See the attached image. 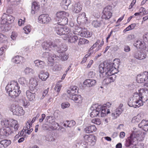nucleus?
<instances>
[{
    "label": "nucleus",
    "mask_w": 148,
    "mask_h": 148,
    "mask_svg": "<svg viewBox=\"0 0 148 148\" xmlns=\"http://www.w3.org/2000/svg\"><path fill=\"white\" fill-rule=\"evenodd\" d=\"M140 132L134 131L132 132L130 136L126 140L125 146L127 147L132 146L131 148H144L143 144H138V141L140 140Z\"/></svg>",
    "instance_id": "f257e3e1"
},
{
    "label": "nucleus",
    "mask_w": 148,
    "mask_h": 148,
    "mask_svg": "<svg viewBox=\"0 0 148 148\" xmlns=\"http://www.w3.org/2000/svg\"><path fill=\"white\" fill-rule=\"evenodd\" d=\"M118 66V64L115 62L108 66L107 71L105 73V74L108 75V76L103 80V84H108L114 81L116 77L114 74L117 73V68Z\"/></svg>",
    "instance_id": "f03ea898"
},
{
    "label": "nucleus",
    "mask_w": 148,
    "mask_h": 148,
    "mask_svg": "<svg viewBox=\"0 0 148 148\" xmlns=\"http://www.w3.org/2000/svg\"><path fill=\"white\" fill-rule=\"evenodd\" d=\"M19 84L17 81H12L5 87L6 92L12 98L18 97L21 92Z\"/></svg>",
    "instance_id": "7ed1b4c3"
},
{
    "label": "nucleus",
    "mask_w": 148,
    "mask_h": 148,
    "mask_svg": "<svg viewBox=\"0 0 148 148\" xmlns=\"http://www.w3.org/2000/svg\"><path fill=\"white\" fill-rule=\"evenodd\" d=\"M77 92V87L76 86L71 87L67 91L68 93L69 94L70 99L75 101L76 103H81L82 102L83 98L80 95H77L76 93Z\"/></svg>",
    "instance_id": "20e7f679"
},
{
    "label": "nucleus",
    "mask_w": 148,
    "mask_h": 148,
    "mask_svg": "<svg viewBox=\"0 0 148 148\" xmlns=\"http://www.w3.org/2000/svg\"><path fill=\"white\" fill-rule=\"evenodd\" d=\"M15 19L14 17L10 14H7L4 13L1 18V24L2 27L4 28L8 25L13 23Z\"/></svg>",
    "instance_id": "39448f33"
},
{
    "label": "nucleus",
    "mask_w": 148,
    "mask_h": 148,
    "mask_svg": "<svg viewBox=\"0 0 148 148\" xmlns=\"http://www.w3.org/2000/svg\"><path fill=\"white\" fill-rule=\"evenodd\" d=\"M10 109L14 114L18 116L23 115L25 114V111L23 108L19 106L12 104L10 106Z\"/></svg>",
    "instance_id": "423d86ee"
},
{
    "label": "nucleus",
    "mask_w": 148,
    "mask_h": 148,
    "mask_svg": "<svg viewBox=\"0 0 148 148\" xmlns=\"http://www.w3.org/2000/svg\"><path fill=\"white\" fill-rule=\"evenodd\" d=\"M37 2L35 1L33 2L32 5L31 7V13L32 14H34L35 12L37 11L40 9V5L39 4L41 5H44L46 2V0H36Z\"/></svg>",
    "instance_id": "0eeeda50"
},
{
    "label": "nucleus",
    "mask_w": 148,
    "mask_h": 148,
    "mask_svg": "<svg viewBox=\"0 0 148 148\" xmlns=\"http://www.w3.org/2000/svg\"><path fill=\"white\" fill-rule=\"evenodd\" d=\"M62 37L64 40H67L68 42L71 43H75L78 39L77 36L73 35L70 32L63 36Z\"/></svg>",
    "instance_id": "6e6552de"
},
{
    "label": "nucleus",
    "mask_w": 148,
    "mask_h": 148,
    "mask_svg": "<svg viewBox=\"0 0 148 148\" xmlns=\"http://www.w3.org/2000/svg\"><path fill=\"white\" fill-rule=\"evenodd\" d=\"M148 79V72L145 71L137 75L136 81L138 83H143Z\"/></svg>",
    "instance_id": "1a4fd4ad"
},
{
    "label": "nucleus",
    "mask_w": 148,
    "mask_h": 148,
    "mask_svg": "<svg viewBox=\"0 0 148 148\" xmlns=\"http://www.w3.org/2000/svg\"><path fill=\"white\" fill-rule=\"evenodd\" d=\"M3 127L0 128V135L8 136L13 133V130L7 126L2 125Z\"/></svg>",
    "instance_id": "9d476101"
},
{
    "label": "nucleus",
    "mask_w": 148,
    "mask_h": 148,
    "mask_svg": "<svg viewBox=\"0 0 148 148\" xmlns=\"http://www.w3.org/2000/svg\"><path fill=\"white\" fill-rule=\"evenodd\" d=\"M84 138L86 141H88V143L92 146H94L95 144L97 139L96 136L91 134L85 135L84 136Z\"/></svg>",
    "instance_id": "9b49d317"
},
{
    "label": "nucleus",
    "mask_w": 148,
    "mask_h": 148,
    "mask_svg": "<svg viewBox=\"0 0 148 148\" xmlns=\"http://www.w3.org/2000/svg\"><path fill=\"white\" fill-rule=\"evenodd\" d=\"M42 46L43 49L46 50H51L50 48L54 50V48L57 47V45L54 42L49 41L43 43L42 44Z\"/></svg>",
    "instance_id": "f8f14e48"
},
{
    "label": "nucleus",
    "mask_w": 148,
    "mask_h": 148,
    "mask_svg": "<svg viewBox=\"0 0 148 148\" xmlns=\"http://www.w3.org/2000/svg\"><path fill=\"white\" fill-rule=\"evenodd\" d=\"M18 121L12 119H10L9 120H5L1 121V124L2 125L7 126L9 127H11L13 125H16V127L17 126L16 123Z\"/></svg>",
    "instance_id": "ddd939ff"
},
{
    "label": "nucleus",
    "mask_w": 148,
    "mask_h": 148,
    "mask_svg": "<svg viewBox=\"0 0 148 148\" xmlns=\"http://www.w3.org/2000/svg\"><path fill=\"white\" fill-rule=\"evenodd\" d=\"M110 9L111 7L110 6H107L104 9L102 16L103 18L108 19L111 17L112 13L111 12Z\"/></svg>",
    "instance_id": "4468645a"
},
{
    "label": "nucleus",
    "mask_w": 148,
    "mask_h": 148,
    "mask_svg": "<svg viewBox=\"0 0 148 148\" xmlns=\"http://www.w3.org/2000/svg\"><path fill=\"white\" fill-rule=\"evenodd\" d=\"M134 45L137 49H139L141 50H145L146 49L147 46L144 41L140 40L136 41V42L134 43Z\"/></svg>",
    "instance_id": "2eb2a0df"
},
{
    "label": "nucleus",
    "mask_w": 148,
    "mask_h": 148,
    "mask_svg": "<svg viewBox=\"0 0 148 148\" xmlns=\"http://www.w3.org/2000/svg\"><path fill=\"white\" fill-rule=\"evenodd\" d=\"M138 95L144 102L148 100V90L140 89Z\"/></svg>",
    "instance_id": "dca6fc26"
},
{
    "label": "nucleus",
    "mask_w": 148,
    "mask_h": 148,
    "mask_svg": "<svg viewBox=\"0 0 148 148\" xmlns=\"http://www.w3.org/2000/svg\"><path fill=\"white\" fill-rule=\"evenodd\" d=\"M38 20L41 23H47L51 20V18L48 14H42L39 16Z\"/></svg>",
    "instance_id": "f3484780"
},
{
    "label": "nucleus",
    "mask_w": 148,
    "mask_h": 148,
    "mask_svg": "<svg viewBox=\"0 0 148 148\" xmlns=\"http://www.w3.org/2000/svg\"><path fill=\"white\" fill-rule=\"evenodd\" d=\"M49 76V73L44 70H41L38 75L39 78L42 81H46Z\"/></svg>",
    "instance_id": "a211bd4d"
},
{
    "label": "nucleus",
    "mask_w": 148,
    "mask_h": 148,
    "mask_svg": "<svg viewBox=\"0 0 148 148\" xmlns=\"http://www.w3.org/2000/svg\"><path fill=\"white\" fill-rule=\"evenodd\" d=\"M134 57L139 60L144 59L147 57V53L146 52L142 51H137L134 54Z\"/></svg>",
    "instance_id": "6ab92c4d"
},
{
    "label": "nucleus",
    "mask_w": 148,
    "mask_h": 148,
    "mask_svg": "<svg viewBox=\"0 0 148 148\" xmlns=\"http://www.w3.org/2000/svg\"><path fill=\"white\" fill-rule=\"evenodd\" d=\"M58 21V22L57 23L54 25L55 28H62L60 26H64L66 25L68 23V19L66 17H65Z\"/></svg>",
    "instance_id": "aec40b11"
},
{
    "label": "nucleus",
    "mask_w": 148,
    "mask_h": 148,
    "mask_svg": "<svg viewBox=\"0 0 148 148\" xmlns=\"http://www.w3.org/2000/svg\"><path fill=\"white\" fill-rule=\"evenodd\" d=\"M26 96L27 100L29 101H34L36 100V94L31 92L29 90L26 91Z\"/></svg>",
    "instance_id": "412c9836"
},
{
    "label": "nucleus",
    "mask_w": 148,
    "mask_h": 148,
    "mask_svg": "<svg viewBox=\"0 0 148 148\" xmlns=\"http://www.w3.org/2000/svg\"><path fill=\"white\" fill-rule=\"evenodd\" d=\"M138 126L143 131L146 132L148 131V120H143L139 124Z\"/></svg>",
    "instance_id": "4be33fe9"
},
{
    "label": "nucleus",
    "mask_w": 148,
    "mask_h": 148,
    "mask_svg": "<svg viewBox=\"0 0 148 148\" xmlns=\"http://www.w3.org/2000/svg\"><path fill=\"white\" fill-rule=\"evenodd\" d=\"M96 84V81L93 79H88L85 80L83 82L84 85L87 87H90L95 86Z\"/></svg>",
    "instance_id": "5701e85b"
},
{
    "label": "nucleus",
    "mask_w": 148,
    "mask_h": 148,
    "mask_svg": "<svg viewBox=\"0 0 148 148\" xmlns=\"http://www.w3.org/2000/svg\"><path fill=\"white\" fill-rule=\"evenodd\" d=\"M136 95V96L134 97V100H135L136 108L142 106L144 102V101L140 98L138 94Z\"/></svg>",
    "instance_id": "b1692460"
},
{
    "label": "nucleus",
    "mask_w": 148,
    "mask_h": 148,
    "mask_svg": "<svg viewBox=\"0 0 148 148\" xmlns=\"http://www.w3.org/2000/svg\"><path fill=\"white\" fill-rule=\"evenodd\" d=\"M80 35L85 37H90L92 35V33L88 31L87 28H82Z\"/></svg>",
    "instance_id": "393cba45"
},
{
    "label": "nucleus",
    "mask_w": 148,
    "mask_h": 148,
    "mask_svg": "<svg viewBox=\"0 0 148 148\" xmlns=\"http://www.w3.org/2000/svg\"><path fill=\"white\" fill-rule=\"evenodd\" d=\"M92 111L90 114L91 117H95L99 116L100 113V108L97 107L95 108H91Z\"/></svg>",
    "instance_id": "a878e982"
},
{
    "label": "nucleus",
    "mask_w": 148,
    "mask_h": 148,
    "mask_svg": "<svg viewBox=\"0 0 148 148\" xmlns=\"http://www.w3.org/2000/svg\"><path fill=\"white\" fill-rule=\"evenodd\" d=\"M72 6L73 7L72 10L75 13H77L79 12L82 9V5L79 2L76 3L74 5H72Z\"/></svg>",
    "instance_id": "bb28decb"
},
{
    "label": "nucleus",
    "mask_w": 148,
    "mask_h": 148,
    "mask_svg": "<svg viewBox=\"0 0 148 148\" xmlns=\"http://www.w3.org/2000/svg\"><path fill=\"white\" fill-rule=\"evenodd\" d=\"M69 16V14L68 13L63 11L59 12H58L56 14V19L57 20H60L63 18Z\"/></svg>",
    "instance_id": "cd10ccee"
},
{
    "label": "nucleus",
    "mask_w": 148,
    "mask_h": 148,
    "mask_svg": "<svg viewBox=\"0 0 148 148\" xmlns=\"http://www.w3.org/2000/svg\"><path fill=\"white\" fill-rule=\"evenodd\" d=\"M57 33L60 35H63L62 36L71 32L70 28H58Z\"/></svg>",
    "instance_id": "c85d7f7f"
},
{
    "label": "nucleus",
    "mask_w": 148,
    "mask_h": 148,
    "mask_svg": "<svg viewBox=\"0 0 148 148\" xmlns=\"http://www.w3.org/2000/svg\"><path fill=\"white\" fill-rule=\"evenodd\" d=\"M34 63L36 66L40 69H43L46 65L44 61L39 60H35Z\"/></svg>",
    "instance_id": "c756f323"
},
{
    "label": "nucleus",
    "mask_w": 148,
    "mask_h": 148,
    "mask_svg": "<svg viewBox=\"0 0 148 148\" xmlns=\"http://www.w3.org/2000/svg\"><path fill=\"white\" fill-rule=\"evenodd\" d=\"M29 121H28L26 124V127L27 129L23 130L25 132L28 134H30L33 131V129L32 128V125L30 123Z\"/></svg>",
    "instance_id": "7c9ffc66"
},
{
    "label": "nucleus",
    "mask_w": 148,
    "mask_h": 148,
    "mask_svg": "<svg viewBox=\"0 0 148 148\" xmlns=\"http://www.w3.org/2000/svg\"><path fill=\"white\" fill-rule=\"evenodd\" d=\"M100 108V113L101 117L105 116L107 114L110 113L109 110L104 106H101Z\"/></svg>",
    "instance_id": "2f4dec72"
},
{
    "label": "nucleus",
    "mask_w": 148,
    "mask_h": 148,
    "mask_svg": "<svg viewBox=\"0 0 148 148\" xmlns=\"http://www.w3.org/2000/svg\"><path fill=\"white\" fill-rule=\"evenodd\" d=\"M97 128L95 125H90L86 127L85 129L86 132L88 133H92L97 130Z\"/></svg>",
    "instance_id": "473e14b6"
},
{
    "label": "nucleus",
    "mask_w": 148,
    "mask_h": 148,
    "mask_svg": "<svg viewBox=\"0 0 148 148\" xmlns=\"http://www.w3.org/2000/svg\"><path fill=\"white\" fill-rule=\"evenodd\" d=\"M67 49V46L64 45H62L60 47H59L57 45V47L54 48V50L59 53H63L66 51Z\"/></svg>",
    "instance_id": "72a5a7b5"
},
{
    "label": "nucleus",
    "mask_w": 148,
    "mask_h": 148,
    "mask_svg": "<svg viewBox=\"0 0 148 148\" xmlns=\"http://www.w3.org/2000/svg\"><path fill=\"white\" fill-rule=\"evenodd\" d=\"M13 62L15 63L18 64L22 61L24 62L25 61V59L20 56H16L14 57L13 59Z\"/></svg>",
    "instance_id": "f704fd0d"
},
{
    "label": "nucleus",
    "mask_w": 148,
    "mask_h": 148,
    "mask_svg": "<svg viewBox=\"0 0 148 148\" xmlns=\"http://www.w3.org/2000/svg\"><path fill=\"white\" fill-rule=\"evenodd\" d=\"M77 21L80 22V23H84L87 21V18L86 17V15L85 13L77 17Z\"/></svg>",
    "instance_id": "c9c22d12"
},
{
    "label": "nucleus",
    "mask_w": 148,
    "mask_h": 148,
    "mask_svg": "<svg viewBox=\"0 0 148 148\" xmlns=\"http://www.w3.org/2000/svg\"><path fill=\"white\" fill-rule=\"evenodd\" d=\"M29 84L30 87L34 89L35 88L36 86L38 85V82L35 79L32 78L30 80Z\"/></svg>",
    "instance_id": "e433bc0d"
},
{
    "label": "nucleus",
    "mask_w": 148,
    "mask_h": 148,
    "mask_svg": "<svg viewBox=\"0 0 148 148\" xmlns=\"http://www.w3.org/2000/svg\"><path fill=\"white\" fill-rule=\"evenodd\" d=\"M76 124L75 122L73 120L66 121L65 122L63 125L65 127H71L74 126Z\"/></svg>",
    "instance_id": "4c0bfd02"
},
{
    "label": "nucleus",
    "mask_w": 148,
    "mask_h": 148,
    "mask_svg": "<svg viewBox=\"0 0 148 148\" xmlns=\"http://www.w3.org/2000/svg\"><path fill=\"white\" fill-rule=\"evenodd\" d=\"M0 143L4 147L6 148L11 144V142L10 140L5 139L1 140Z\"/></svg>",
    "instance_id": "58836bf2"
},
{
    "label": "nucleus",
    "mask_w": 148,
    "mask_h": 148,
    "mask_svg": "<svg viewBox=\"0 0 148 148\" xmlns=\"http://www.w3.org/2000/svg\"><path fill=\"white\" fill-rule=\"evenodd\" d=\"M114 62H113V63ZM112 63H111L110 64H108L107 66L106 67H104V66L103 65V66H102L101 65H100L99 67V72L101 73H103L105 72V73H106V72L107 71V66L108 65Z\"/></svg>",
    "instance_id": "ea45409f"
},
{
    "label": "nucleus",
    "mask_w": 148,
    "mask_h": 148,
    "mask_svg": "<svg viewBox=\"0 0 148 148\" xmlns=\"http://www.w3.org/2000/svg\"><path fill=\"white\" fill-rule=\"evenodd\" d=\"M141 120V116L138 115L133 118L132 122L134 123H137L139 122Z\"/></svg>",
    "instance_id": "a19ab883"
},
{
    "label": "nucleus",
    "mask_w": 148,
    "mask_h": 148,
    "mask_svg": "<svg viewBox=\"0 0 148 148\" xmlns=\"http://www.w3.org/2000/svg\"><path fill=\"white\" fill-rule=\"evenodd\" d=\"M18 81L19 83L22 85H25L27 83L26 79L23 77H21L18 79Z\"/></svg>",
    "instance_id": "79ce46f5"
},
{
    "label": "nucleus",
    "mask_w": 148,
    "mask_h": 148,
    "mask_svg": "<svg viewBox=\"0 0 148 148\" xmlns=\"http://www.w3.org/2000/svg\"><path fill=\"white\" fill-rule=\"evenodd\" d=\"M8 3L12 5H18L20 0H7Z\"/></svg>",
    "instance_id": "37998d69"
},
{
    "label": "nucleus",
    "mask_w": 148,
    "mask_h": 148,
    "mask_svg": "<svg viewBox=\"0 0 148 148\" xmlns=\"http://www.w3.org/2000/svg\"><path fill=\"white\" fill-rule=\"evenodd\" d=\"M92 123L97 125H100L101 123V120L99 118H95L91 120Z\"/></svg>",
    "instance_id": "c03bdc74"
},
{
    "label": "nucleus",
    "mask_w": 148,
    "mask_h": 148,
    "mask_svg": "<svg viewBox=\"0 0 148 148\" xmlns=\"http://www.w3.org/2000/svg\"><path fill=\"white\" fill-rule=\"evenodd\" d=\"M88 41L86 39L80 38L79 41L78 42V45H84L88 43Z\"/></svg>",
    "instance_id": "a18cd8bd"
},
{
    "label": "nucleus",
    "mask_w": 148,
    "mask_h": 148,
    "mask_svg": "<svg viewBox=\"0 0 148 148\" xmlns=\"http://www.w3.org/2000/svg\"><path fill=\"white\" fill-rule=\"evenodd\" d=\"M71 3L70 0H63L62 1V3L64 6H65L66 8H67L68 6Z\"/></svg>",
    "instance_id": "49530a36"
},
{
    "label": "nucleus",
    "mask_w": 148,
    "mask_h": 148,
    "mask_svg": "<svg viewBox=\"0 0 148 148\" xmlns=\"http://www.w3.org/2000/svg\"><path fill=\"white\" fill-rule=\"evenodd\" d=\"M134 100H134L133 99L132 100L130 99L129 100L128 102V105L130 107H133L136 108V106L135 105V101H133Z\"/></svg>",
    "instance_id": "de8ad7c7"
},
{
    "label": "nucleus",
    "mask_w": 148,
    "mask_h": 148,
    "mask_svg": "<svg viewBox=\"0 0 148 148\" xmlns=\"http://www.w3.org/2000/svg\"><path fill=\"white\" fill-rule=\"evenodd\" d=\"M88 143L85 141H82L79 146V148H88Z\"/></svg>",
    "instance_id": "09e8293b"
},
{
    "label": "nucleus",
    "mask_w": 148,
    "mask_h": 148,
    "mask_svg": "<svg viewBox=\"0 0 148 148\" xmlns=\"http://www.w3.org/2000/svg\"><path fill=\"white\" fill-rule=\"evenodd\" d=\"M61 59L63 61L67 60L69 58L68 54H62L61 55Z\"/></svg>",
    "instance_id": "8fccbe9b"
},
{
    "label": "nucleus",
    "mask_w": 148,
    "mask_h": 148,
    "mask_svg": "<svg viewBox=\"0 0 148 148\" xmlns=\"http://www.w3.org/2000/svg\"><path fill=\"white\" fill-rule=\"evenodd\" d=\"M92 25L94 27L97 28L100 27L101 24L97 21H94L92 22Z\"/></svg>",
    "instance_id": "3c124183"
},
{
    "label": "nucleus",
    "mask_w": 148,
    "mask_h": 148,
    "mask_svg": "<svg viewBox=\"0 0 148 148\" xmlns=\"http://www.w3.org/2000/svg\"><path fill=\"white\" fill-rule=\"evenodd\" d=\"M7 38L6 36L2 34H0V40L1 41L3 42L7 41Z\"/></svg>",
    "instance_id": "603ef678"
},
{
    "label": "nucleus",
    "mask_w": 148,
    "mask_h": 148,
    "mask_svg": "<svg viewBox=\"0 0 148 148\" xmlns=\"http://www.w3.org/2000/svg\"><path fill=\"white\" fill-rule=\"evenodd\" d=\"M70 104L68 102H64L62 103L61 104V107L63 109H65L66 108H68L69 107Z\"/></svg>",
    "instance_id": "864d4df0"
},
{
    "label": "nucleus",
    "mask_w": 148,
    "mask_h": 148,
    "mask_svg": "<svg viewBox=\"0 0 148 148\" xmlns=\"http://www.w3.org/2000/svg\"><path fill=\"white\" fill-rule=\"evenodd\" d=\"M100 41L99 40H97L96 42L90 48V50H91L96 47L97 45L100 42Z\"/></svg>",
    "instance_id": "5fc2aeb1"
},
{
    "label": "nucleus",
    "mask_w": 148,
    "mask_h": 148,
    "mask_svg": "<svg viewBox=\"0 0 148 148\" xmlns=\"http://www.w3.org/2000/svg\"><path fill=\"white\" fill-rule=\"evenodd\" d=\"M62 86L61 85L57 84L56 85L54 88V89L57 92H59L60 91Z\"/></svg>",
    "instance_id": "6e6d98bb"
},
{
    "label": "nucleus",
    "mask_w": 148,
    "mask_h": 148,
    "mask_svg": "<svg viewBox=\"0 0 148 148\" xmlns=\"http://www.w3.org/2000/svg\"><path fill=\"white\" fill-rule=\"evenodd\" d=\"M75 30H73V33L74 34L80 35V33L82 31V28H75Z\"/></svg>",
    "instance_id": "4d7b16f0"
},
{
    "label": "nucleus",
    "mask_w": 148,
    "mask_h": 148,
    "mask_svg": "<svg viewBox=\"0 0 148 148\" xmlns=\"http://www.w3.org/2000/svg\"><path fill=\"white\" fill-rule=\"evenodd\" d=\"M32 69L31 68L29 67H27L25 69L24 72L26 74H27L32 72Z\"/></svg>",
    "instance_id": "13d9d810"
},
{
    "label": "nucleus",
    "mask_w": 148,
    "mask_h": 148,
    "mask_svg": "<svg viewBox=\"0 0 148 148\" xmlns=\"http://www.w3.org/2000/svg\"><path fill=\"white\" fill-rule=\"evenodd\" d=\"M29 105V102L27 100H25L23 101V105L25 108H27Z\"/></svg>",
    "instance_id": "bf43d9fd"
},
{
    "label": "nucleus",
    "mask_w": 148,
    "mask_h": 148,
    "mask_svg": "<svg viewBox=\"0 0 148 148\" xmlns=\"http://www.w3.org/2000/svg\"><path fill=\"white\" fill-rule=\"evenodd\" d=\"M90 56V54H87L82 59V60L81 62V63L83 64L86 62L88 58Z\"/></svg>",
    "instance_id": "052dcab7"
},
{
    "label": "nucleus",
    "mask_w": 148,
    "mask_h": 148,
    "mask_svg": "<svg viewBox=\"0 0 148 148\" xmlns=\"http://www.w3.org/2000/svg\"><path fill=\"white\" fill-rule=\"evenodd\" d=\"M17 124V126L16 127V125H13L10 127L12 128H13L14 130L15 131H17L18 129L19 128V125L18 123V121L17 123H16Z\"/></svg>",
    "instance_id": "680f3d73"
},
{
    "label": "nucleus",
    "mask_w": 148,
    "mask_h": 148,
    "mask_svg": "<svg viewBox=\"0 0 148 148\" xmlns=\"http://www.w3.org/2000/svg\"><path fill=\"white\" fill-rule=\"evenodd\" d=\"M58 124L56 123H54L53 125H52L50 126V128L52 130H55L57 129L58 127Z\"/></svg>",
    "instance_id": "e2e57ef3"
},
{
    "label": "nucleus",
    "mask_w": 148,
    "mask_h": 148,
    "mask_svg": "<svg viewBox=\"0 0 148 148\" xmlns=\"http://www.w3.org/2000/svg\"><path fill=\"white\" fill-rule=\"evenodd\" d=\"M53 70L54 71H58L60 70L59 64H54Z\"/></svg>",
    "instance_id": "0e129e2a"
},
{
    "label": "nucleus",
    "mask_w": 148,
    "mask_h": 148,
    "mask_svg": "<svg viewBox=\"0 0 148 148\" xmlns=\"http://www.w3.org/2000/svg\"><path fill=\"white\" fill-rule=\"evenodd\" d=\"M17 36V34L16 32H12L11 35V38L12 40H14L16 39Z\"/></svg>",
    "instance_id": "69168bd1"
},
{
    "label": "nucleus",
    "mask_w": 148,
    "mask_h": 148,
    "mask_svg": "<svg viewBox=\"0 0 148 148\" xmlns=\"http://www.w3.org/2000/svg\"><path fill=\"white\" fill-rule=\"evenodd\" d=\"M115 111L116 112V113L119 116V115L121 114L122 111V109L121 108H117L116 109Z\"/></svg>",
    "instance_id": "338daca9"
},
{
    "label": "nucleus",
    "mask_w": 148,
    "mask_h": 148,
    "mask_svg": "<svg viewBox=\"0 0 148 148\" xmlns=\"http://www.w3.org/2000/svg\"><path fill=\"white\" fill-rule=\"evenodd\" d=\"M144 40L146 42H148V33L145 34L143 36Z\"/></svg>",
    "instance_id": "774afa93"
}]
</instances>
